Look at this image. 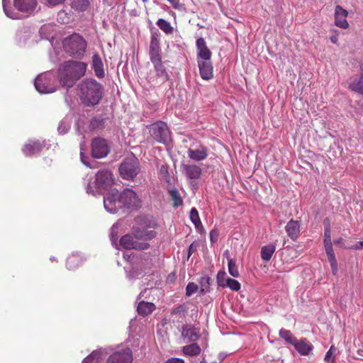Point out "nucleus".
I'll list each match as a JSON object with an SVG mask.
<instances>
[{"label": "nucleus", "instance_id": "obj_56", "mask_svg": "<svg viewBox=\"0 0 363 363\" xmlns=\"http://www.w3.org/2000/svg\"><path fill=\"white\" fill-rule=\"evenodd\" d=\"M172 6L174 8V9H178L179 6V3L178 1L177 0H174L172 2H169Z\"/></svg>", "mask_w": 363, "mask_h": 363}, {"label": "nucleus", "instance_id": "obj_58", "mask_svg": "<svg viewBox=\"0 0 363 363\" xmlns=\"http://www.w3.org/2000/svg\"><path fill=\"white\" fill-rule=\"evenodd\" d=\"M334 243H335L337 245H340L341 247H342L343 239L342 238H340L334 240Z\"/></svg>", "mask_w": 363, "mask_h": 363}, {"label": "nucleus", "instance_id": "obj_37", "mask_svg": "<svg viewBox=\"0 0 363 363\" xmlns=\"http://www.w3.org/2000/svg\"><path fill=\"white\" fill-rule=\"evenodd\" d=\"M172 200L173 201V206L177 208L183 203V200L177 189H172L169 191Z\"/></svg>", "mask_w": 363, "mask_h": 363}, {"label": "nucleus", "instance_id": "obj_31", "mask_svg": "<svg viewBox=\"0 0 363 363\" xmlns=\"http://www.w3.org/2000/svg\"><path fill=\"white\" fill-rule=\"evenodd\" d=\"M276 250V245L269 244L263 246L261 249V257L264 262H269Z\"/></svg>", "mask_w": 363, "mask_h": 363}, {"label": "nucleus", "instance_id": "obj_4", "mask_svg": "<svg viewBox=\"0 0 363 363\" xmlns=\"http://www.w3.org/2000/svg\"><path fill=\"white\" fill-rule=\"evenodd\" d=\"M113 175L111 171L107 169L100 170L96 174L94 183L87 184L86 191L87 194L93 195L96 193H101L103 191L108 190L113 185Z\"/></svg>", "mask_w": 363, "mask_h": 363}, {"label": "nucleus", "instance_id": "obj_6", "mask_svg": "<svg viewBox=\"0 0 363 363\" xmlns=\"http://www.w3.org/2000/svg\"><path fill=\"white\" fill-rule=\"evenodd\" d=\"M57 84L56 76L51 72L39 74L34 82L36 90L40 94H50L55 91Z\"/></svg>", "mask_w": 363, "mask_h": 363}, {"label": "nucleus", "instance_id": "obj_10", "mask_svg": "<svg viewBox=\"0 0 363 363\" xmlns=\"http://www.w3.org/2000/svg\"><path fill=\"white\" fill-rule=\"evenodd\" d=\"M104 205L105 209L110 213H116L123 208L121 201V194L116 189H111L104 196Z\"/></svg>", "mask_w": 363, "mask_h": 363}, {"label": "nucleus", "instance_id": "obj_52", "mask_svg": "<svg viewBox=\"0 0 363 363\" xmlns=\"http://www.w3.org/2000/svg\"><path fill=\"white\" fill-rule=\"evenodd\" d=\"M348 249H352V250H359L361 248H363V240L357 242V244L352 245L350 247H347Z\"/></svg>", "mask_w": 363, "mask_h": 363}, {"label": "nucleus", "instance_id": "obj_12", "mask_svg": "<svg viewBox=\"0 0 363 363\" xmlns=\"http://www.w3.org/2000/svg\"><path fill=\"white\" fill-rule=\"evenodd\" d=\"M110 152V147L107 141L103 138H96L91 143V155L94 158H104Z\"/></svg>", "mask_w": 363, "mask_h": 363}, {"label": "nucleus", "instance_id": "obj_24", "mask_svg": "<svg viewBox=\"0 0 363 363\" xmlns=\"http://www.w3.org/2000/svg\"><path fill=\"white\" fill-rule=\"evenodd\" d=\"M182 336L186 342H194L199 337V331L189 325L182 328Z\"/></svg>", "mask_w": 363, "mask_h": 363}, {"label": "nucleus", "instance_id": "obj_21", "mask_svg": "<svg viewBox=\"0 0 363 363\" xmlns=\"http://www.w3.org/2000/svg\"><path fill=\"white\" fill-rule=\"evenodd\" d=\"M187 153L190 159L196 162L204 160L208 157V150L203 145L196 149H189Z\"/></svg>", "mask_w": 363, "mask_h": 363}, {"label": "nucleus", "instance_id": "obj_49", "mask_svg": "<svg viewBox=\"0 0 363 363\" xmlns=\"http://www.w3.org/2000/svg\"><path fill=\"white\" fill-rule=\"evenodd\" d=\"M84 147H83V145L81 143L80 145V155H81V160L82 162H83L84 164H85L86 166L89 167H92V166H91L88 162H87V160L89 159L88 157L85 156L84 154Z\"/></svg>", "mask_w": 363, "mask_h": 363}, {"label": "nucleus", "instance_id": "obj_14", "mask_svg": "<svg viewBox=\"0 0 363 363\" xmlns=\"http://www.w3.org/2000/svg\"><path fill=\"white\" fill-rule=\"evenodd\" d=\"M149 245L146 242H139L135 240V237L130 235H125L120 239L119 245H116L118 249L126 250H144L147 249Z\"/></svg>", "mask_w": 363, "mask_h": 363}, {"label": "nucleus", "instance_id": "obj_16", "mask_svg": "<svg viewBox=\"0 0 363 363\" xmlns=\"http://www.w3.org/2000/svg\"><path fill=\"white\" fill-rule=\"evenodd\" d=\"M199 74L202 79L210 80L213 77V67L211 60L197 61Z\"/></svg>", "mask_w": 363, "mask_h": 363}, {"label": "nucleus", "instance_id": "obj_23", "mask_svg": "<svg viewBox=\"0 0 363 363\" xmlns=\"http://www.w3.org/2000/svg\"><path fill=\"white\" fill-rule=\"evenodd\" d=\"M296 351L301 355H308L313 350V345L306 339L296 340L294 345Z\"/></svg>", "mask_w": 363, "mask_h": 363}, {"label": "nucleus", "instance_id": "obj_33", "mask_svg": "<svg viewBox=\"0 0 363 363\" xmlns=\"http://www.w3.org/2000/svg\"><path fill=\"white\" fill-rule=\"evenodd\" d=\"M156 25L167 35L172 34L174 31V28L170 23L163 18H159Z\"/></svg>", "mask_w": 363, "mask_h": 363}, {"label": "nucleus", "instance_id": "obj_15", "mask_svg": "<svg viewBox=\"0 0 363 363\" xmlns=\"http://www.w3.org/2000/svg\"><path fill=\"white\" fill-rule=\"evenodd\" d=\"M348 11L343 9L341 6L337 5L334 12V24L342 29L349 28V23L347 20Z\"/></svg>", "mask_w": 363, "mask_h": 363}, {"label": "nucleus", "instance_id": "obj_51", "mask_svg": "<svg viewBox=\"0 0 363 363\" xmlns=\"http://www.w3.org/2000/svg\"><path fill=\"white\" fill-rule=\"evenodd\" d=\"M167 363H185L184 359L177 357H171L167 360Z\"/></svg>", "mask_w": 363, "mask_h": 363}, {"label": "nucleus", "instance_id": "obj_17", "mask_svg": "<svg viewBox=\"0 0 363 363\" xmlns=\"http://www.w3.org/2000/svg\"><path fill=\"white\" fill-rule=\"evenodd\" d=\"M196 60H205L211 59V51L207 47L206 43L203 38H199L196 42Z\"/></svg>", "mask_w": 363, "mask_h": 363}, {"label": "nucleus", "instance_id": "obj_7", "mask_svg": "<svg viewBox=\"0 0 363 363\" xmlns=\"http://www.w3.org/2000/svg\"><path fill=\"white\" fill-rule=\"evenodd\" d=\"M152 265V261L150 258H137L132 269H125L126 277L131 281L142 278L150 272Z\"/></svg>", "mask_w": 363, "mask_h": 363}, {"label": "nucleus", "instance_id": "obj_57", "mask_svg": "<svg viewBox=\"0 0 363 363\" xmlns=\"http://www.w3.org/2000/svg\"><path fill=\"white\" fill-rule=\"evenodd\" d=\"M172 6L174 8V9H178L179 6V3L178 1L177 0H174L172 2H169Z\"/></svg>", "mask_w": 363, "mask_h": 363}, {"label": "nucleus", "instance_id": "obj_27", "mask_svg": "<svg viewBox=\"0 0 363 363\" xmlns=\"http://www.w3.org/2000/svg\"><path fill=\"white\" fill-rule=\"evenodd\" d=\"M155 309L154 303L150 302L140 301L138 303L137 311L142 315H147Z\"/></svg>", "mask_w": 363, "mask_h": 363}, {"label": "nucleus", "instance_id": "obj_53", "mask_svg": "<svg viewBox=\"0 0 363 363\" xmlns=\"http://www.w3.org/2000/svg\"><path fill=\"white\" fill-rule=\"evenodd\" d=\"M333 31L335 32V35H333L330 37V41L333 43L336 44L338 41V31L337 30H334Z\"/></svg>", "mask_w": 363, "mask_h": 363}, {"label": "nucleus", "instance_id": "obj_26", "mask_svg": "<svg viewBox=\"0 0 363 363\" xmlns=\"http://www.w3.org/2000/svg\"><path fill=\"white\" fill-rule=\"evenodd\" d=\"M190 220L194 223L196 229L199 233L204 232V228L201 221L199 214L196 208H192L190 211Z\"/></svg>", "mask_w": 363, "mask_h": 363}, {"label": "nucleus", "instance_id": "obj_5", "mask_svg": "<svg viewBox=\"0 0 363 363\" xmlns=\"http://www.w3.org/2000/svg\"><path fill=\"white\" fill-rule=\"evenodd\" d=\"M86 45V42L84 38L76 33L66 38L63 41L65 51L69 55L77 58H80L84 55Z\"/></svg>", "mask_w": 363, "mask_h": 363}, {"label": "nucleus", "instance_id": "obj_19", "mask_svg": "<svg viewBox=\"0 0 363 363\" xmlns=\"http://www.w3.org/2000/svg\"><path fill=\"white\" fill-rule=\"evenodd\" d=\"M300 223L298 220L291 219L285 226L287 235L294 241L296 240L300 235Z\"/></svg>", "mask_w": 363, "mask_h": 363}, {"label": "nucleus", "instance_id": "obj_39", "mask_svg": "<svg viewBox=\"0 0 363 363\" xmlns=\"http://www.w3.org/2000/svg\"><path fill=\"white\" fill-rule=\"evenodd\" d=\"M150 50H160V34L154 33L151 35Z\"/></svg>", "mask_w": 363, "mask_h": 363}, {"label": "nucleus", "instance_id": "obj_1", "mask_svg": "<svg viewBox=\"0 0 363 363\" xmlns=\"http://www.w3.org/2000/svg\"><path fill=\"white\" fill-rule=\"evenodd\" d=\"M87 65L83 62L67 60L58 69L59 82L62 86L70 88L86 72Z\"/></svg>", "mask_w": 363, "mask_h": 363}, {"label": "nucleus", "instance_id": "obj_54", "mask_svg": "<svg viewBox=\"0 0 363 363\" xmlns=\"http://www.w3.org/2000/svg\"><path fill=\"white\" fill-rule=\"evenodd\" d=\"M65 1V0H47L48 4L52 6L62 4Z\"/></svg>", "mask_w": 363, "mask_h": 363}, {"label": "nucleus", "instance_id": "obj_25", "mask_svg": "<svg viewBox=\"0 0 363 363\" xmlns=\"http://www.w3.org/2000/svg\"><path fill=\"white\" fill-rule=\"evenodd\" d=\"M92 68L98 78H104L105 76L104 64L99 54L95 53L92 57Z\"/></svg>", "mask_w": 363, "mask_h": 363}, {"label": "nucleus", "instance_id": "obj_28", "mask_svg": "<svg viewBox=\"0 0 363 363\" xmlns=\"http://www.w3.org/2000/svg\"><path fill=\"white\" fill-rule=\"evenodd\" d=\"M349 89L353 91L359 93L363 95V74L359 77L351 79L349 84Z\"/></svg>", "mask_w": 363, "mask_h": 363}, {"label": "nucleus", "instance_id": "obj_40", "mask_svg": "<svg viewBox=\"0 0 363 363\" xmlns=\"http://www.w3.org/2000/svg\"><path fill=\"white\" fill-rule=\"evenodd\" d=\"M228 277L225 271H219L217 274L216 280L218 285L222 288H226V282Z\"/></svg>", "mask_w": 363, "mask_h": 363}, {"label": "nucleus", "instance_id": "obj_9", "mask_svg": "<svg viewBox=\"0 0 363 363\" xmlns=\"http://www.w3.org/2000/svg\"><path fill=\"white\" fill-rule=\"evenodd\" d=\"M150 135L160 143H167L170 138V132L167 124L162 121H157L150 125Z\"/></svg>", "mask_w": 363, "mask_h": 363}, {"label": "nucleus", "instance_id": "obj_32", "mask_svg": "<svg viewBox=\"0 0 363 363\" xmlns=\"http://www.w3.org/2000/svg\"><path fill=\"white\" fill-rule=\"evenodd\" d=\"M90 5V0H72L71 7L77 11H86Z\"/></svg>", "mask_w": 363, "mask_h": 363}, {"label": "nucleus", "instance_id": "obj_45", "mask_svg": "<svg viewBox=\"0 0 363 363\" xmlns=\"http://www.w3.org/2000/svg\"><path fill=\"white\" fill-rule=\"evenodd\" d=\"M123 258L126 261L129 262L130 264H134V262H137V258L140 259V258H144V257L142 256L138 257V256H135L133 252L130 253L128 252H126L123 253Z\"/></svg>", "mask_w": 363, "mask_h": 363}, {"label": "nucleus", "instance_id": "obj_59", "mask_svg": "<svg viewBox=\"0 0 363 363\" xmlns=\"http://www.w3.org/2000/svg\"><path fill=\"white\" fill-rule=\"evenodd\" d=\"M200 363H207L206 362H205L204 360L203 361H201ZM211 363H217L216 362H212Z\"/></svg>", "mask_w": 363, "mask_h": 363}, {"label": "nucleus", "instance_id": "obj_22", "mask_svg": "<svg viewBox=\"0 0 363 363\" xmlns=\"http://www.w3.org/2000/svg\"><path fill=\"white\" fill-rule=\"evenodd\" d=\"M325 250L328 256L329 263L331 267L332 273L333 275H336L338 271L337 262L335 258V255L333 248V244L331 242L323 243Z\"/></svg>", "mask_w": 363, "mask_h": 363}, {"label": "nucleus", "instance_id": "obj_48", "mask_svg": "<svg viewBox=\"0 0 363 363\" xmlns=\"http://www.w3.org/2000/svg\"><path fill=\"white\" fill-rule=\"evenodd\" d=\"M117 230L118 226L116 225H113L111 228V240L113 245L116 244V240H117Z\"/></svg>", "mask_w": 363, "mask_h": 363}, {"label": "nucleus", "instance_id": "obj_46", "mask_svg": "<svg viewBox=\"0 0 363 363\" xmlns=\"http://www.w3.org/2000/svg\"><path fill=\"white\" fill-rule=\"evenodd\" d=\"M198 290V286L194 282H189L186 288V295L191 296L195 294Z\"/></svg>", "mask_w": 363, "mask_h": 363}, {"label": "nucleus", "instance_id": "obj_60", "mask_svg": "<svg viewBox=\"0 0 363 363\" xmlns=\"http://www.w3.org/2000/svg\"><path fill=\"white\" fill-rule=\"evenodd\" d=\"M142 294H143L142 292L140 294V295H139V296H138V299H140V298H141V296H142Z\"/></svg>", "mask_w": 363, "mask_h": 363}, {"label": "nucleus", "instance_id": "obj_30", "mask_svg": "<svg viewBox=\"0 0 363 363\" xmlns=\"http://www.w3.org/2000/svg\"><path fill=\"white\" fill-rule=\"evenodd\" d=\"M201 349L196 343H192L182 347V352L186 356H198L200 354Z\"/></svg>", "mask_w": 363, "mask_h": 363}, {"label": "nucleus", "instance_id": "obj_3", "mask_svg": "<svg viewBox=\"0 0 363 363\" xmlns=\"http://www.w3.org/2000/svg\"><path fill=\"white\" fill-rule=\"evenodd\" d=\"M2 5L6 16L12 19H19L21 15L18 11L32 15L37 10L38 1L37 0H13L12 6L11 0H2Z\"/></svg>", "mask_w": 363, "mask_h": 363}, {"label": "nucleus", "instance_id": "obj_63", "mask_svg": "<svg viewBox=\"0 0 363 363\" xmlns=\"http://www.w3.org/2000/svg\"><path fill=\"white\" fill-rule=\"evenodd\" d=\"M144 2L147 1V0H143Z\"/></svg>", "mask_w": 363, "mask_h": 363}, {"label": "nucleus", "instance_id": "obj_43", "mask_svg": "<svg viewBox=\"0 0 363 363\" xmlns=\"http://www.w3.org/2000/svg\"><path fill=\"white\" fill-rule=\"evenodd\" d=\"M150 58L152 64L162 62L160 50H150Z\"/></svg>", "mask_w": 363, "mask_h": 363}, {"label": "nucleus", "instance_id": "obj_34", "mask_svg": "<svg viewBox=\"0 0 363 363\" xmlns=\"http://www.w3.org/2000/svg\"><path fill=\"white\" fill-rule=\"evenodd\" d=\"M82 263V259L78 255H72L67 259V267L68 269H74Z\"/></svg>", "mask_w": 363, "mask_h": 363}, {"label": "nucleus", "instance_id": "obj_61", "mask_svg": "<svg viewBox=\"0 0 363 363\" xmlns=\"http://www.w3.org/2000/svg\"><path fill=\"white\" fill-rule=\"evenodd\" d=\"M360 69L362 71H363V65H361Z\"/></svg>", "mask_w": 363, "mask_h": 363}, {"label": "nucleus", "instance_id": "obj_41", "mask_svg": "<svg viewBox=\"0 0 363 363\" xmlns=\"http://www.w3.org/2000/svg\"><path fill=\"white\" fill-rule=\"evenodd\" d=\"M336 352V347L332 345L329 350L326 352L324 360L326 363H335V353Z\"/></svg>", "mask_w": 363, "mask_h": 363}, {"label": "nucleus", "instance_id": "obj_38", "mask_svg": "<svg viewBox=\"0 0 363 363\" xmlns=\"http://www.w3.org/2000/svg\"><path fill=\"white\" fill-rule=\"evenodd\" d=\"M102 358L101 357V352L96 350L91 352L90 355L86 357L82 363H101Z\"/></svg>", "mask_w": 363, "mask_h": 363}, {"label": "nucleus", "instance_id": "obj_35", "mask_svg": "<svg viewBox=\"0 0 363 363\" xmlns=\"http://www.w3.org/2000/svg\"><path fill=\"white\" fill-rule=\"evenodd\" d=\"M279 336L282 339H284L287 343L294 345L296 341V337L293 335L291 331L286 330L284 328H281L279 330Z\"/></svg>", "mask_w": 363, "mask_h": 363}, {"label": "nucleus", "instance_id": "obj_2", "mask_svg": "<svg viewBox=\"0 0 363 363\" xmlns=\"http://www.w3.org/2000/svg\"><path fill=\"white\" fill-rule=\"evenodd\" d=\"M79 96L85 106H95L103 96L102 84L94 79H85L78 84Z\"/></svg>", "mask_w": 363, "mask_h": 363}, {"label": "nucleus", "instance_id": "obj_47", "mask_svg": "<svg viewBox=\"0 0 363 363\" xmlns=\"http://www.w3.org/2000/svg\"><path fill=\"white\" fill-rule=\"evenodd\" d=\"M331 232H330V226L329 223H325V231H324V239L323 243L325 242H331Z\"/></svg>", "mask_w": 363, "mask_h": 363}, {"label": "nucleus", "instance_id": "obj_20", "mask_svg": "<svg viewBox=\"0 0 363 363\" xmlns=\"http://www.w3.org/2000/svg\"><path fill=\"white\" fill-rule=\"evenodd\" d=\"M44 145V142L40 143L39 140L30 141L25 144L22 150L25 155L31 156L40 152Z\"/></svg>", "mask_w": 363, "mask_h": 363}, {"label": "nucleus", "instance_id": "obj_36", "mask_svg": "<svg viewBox=\"0 0 363 363\" xmlns=\"http://www.w3.org/2000/svg\"><path fill=\"white\" fill-rule=\"evenodd\" d=\"M228 272L233 277H238L240 276V273L238 271V267L236 264V260L232 258H228Z\"/></svg>", "mask_w": 363, "mask_h": 363}, {"label": "nucleus", "instance_id": "obj_55", "mask_svg": "<svg viewBox=\"0 0 363 363\" xmlns=\"http://www.w3.org/2000/svg\"><path fill=\"white\" fill-rule=\"evenodd\" d=\"M196 250V247L192 243L190 245L189 247V252H188V259L190 257V256L192 255L193 252H194Z\"/></svg>", "mask_w": 363, "mask_h": 363}, {"label": "nucleus", "instance_id": "obj_29", "mask_svg": "<svg viewBox=\"0 0 363 363\" xmlns=\"http://www.w3.org/2000/svg\"><path fill=\"white\" fill-rule=\"evenodd\" d=\"M156 75L160 79L162 82H165L169 80V75L166 71L164 66L162 62L153 63Z\"/></svg>", "mask_w": 363, "mask_h": 363}, {"label": "nucleus", "instance_id": "obj_44", "mask_svg": "<svg viewBox=\"0 0 363 363\" xmlns=\"http://www.w3.org/2000/svg\"><path fill=\"white\" fill-rule=\"evenodd\" d=\"M70 128V123L67 121V118L63 119L59 126H58V132L60 134H65L67 133Z\"/></svg>", "mask_w": 363, "mask_h": 363}, {"label": "nucleus", "instance_id": "obj_11", "mask_svg": "<svg viewBox=\"0 0 363 363\" xmlns=\"http://www.w3.org/2000/svg\"><path fill=\"white\" fill-rule=\"evenodd\" d=\"M121 201L123 208L135 210L141 206V199L137 193L131 189H125L121 193Z\"/></svg>", "mask_w": 363, "mask_h": 363}, {"label": "nucleus", "instance_id": "obj_8", "mask_svg": "<svg viewBox=\"0 0 363 363\" xmlns=\"http://www.w3.org/2000/svg\"><path fill=\"white\" fill-rule=\"evenodd\" d=\"M140 171L139 162L137 158L133 157L125 159L119 167L121 177L124 179H133Z\"/></svg>", "mask_w": 363, "mask_h": 363}, {"label": "nucleus", "instance_id": "obj_62", "mask_svg": "<svg viewBox=\"0 0 363 363\" xmlns=\"http://www.w3.org/2000/svg\"><path fill=\"white\" fill-rule=\"evenodd\" d=\"M169 2H172L174 0H167Z\"/></svg>", "mask_w": 363, "mask_h": 363}, {"label": "nucleus", "instance_id": "obj_18", "mask_svg": "<svg viewBox=\"0 0 363 363\" xmlns=\"http://www.w3.org/2000/svg\"><path fill=\"white\" fill-rule=\"evenodd\" d=\"M182 171L185 177L191 182L193 180L199 179L202 173L201 168L199 166L194 164H182Z\"/></svg>", "mask_w": 363, "mask_h": 363}, {"label": "nucleus", "instance_id": "obj_42", "mask_svg": "<svg viewBox=\"0 0 363 363\" xmlns=\"http://www.w3.org/2000/svg\"><path fill=\"white\" fill-rule=\"evenodd\" d=\"M226 287L232 291H238L240 289L241 285L236 279L228 278L226 282Z\"/></svg>", "mask_w": 363, "mask_h": 363}, {"label": "nucleus", "instance_id": "obj_13", "mask_svg": "<svg viewBox=\"0 0 363 363\" xmlns=\"http://www.w3.org/2000/svg\"><path fill=\"white\" fill-rule=\"evenodd\" d=\"M133 354L128 347H123L111 354L106 363H132Z\"/></svg>", "mask_w": 363, "mask_h": 363}, {"label": "nucleus", "instance_id": "obj_50", "mask_svg": "<svg viewBox=\"0 0 363 363\" xmlns=\"http://www.w3.org/2000/svg\"><path fill=\"white\" fill-rule=\"evenodd\" d=\"M210 240L212 242H215L218 240L219 236V231L218 229H213L209 233Z\"/></svg>", "mask_w": 363, "mask_h": 363}]
</instances>
